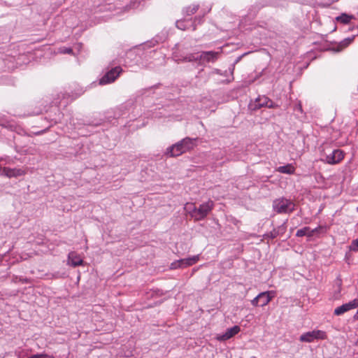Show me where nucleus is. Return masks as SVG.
Here are the masks:
<instances>
[{
  "mask_svg": "<svg viewBox=\"0 0 358 358\" xmlns=\"http://www.w3.org/2000/svg\"><path fill=\"white\" fill-rule=\"evenodd\" d=\"M222 52V48L219 51H203L198 54H189L185 57H180L176 52L173 53V58L177 62H199L203 64L208 62H215Z\"/></svg>",
  "mask_w": 358,
  "mask_h": 358,
  "instance_id": "obj_1",
  "label": "nucleus"
},
{
  "mask_svg": "<svg viewBox=\"0 0 358 358\" xmlns=\"http://www.w3.org/2000/svg\"><path fill=\"white\" fill-rule=\"evenodd\" d=\"M196 138L186 137L176 144L169 147L166 150V155L170 157H178L188 152L196 146Z\"/></svg>",
  "mask_w": 358,
  "mask_h": 358,
  "instance_id": "obj_2",
  "label": "nucleus"
},
{
  "mask_svg": "<svg viewBox=\"0 0 358 358\" xmlns=\"http://www.w3.org/2000/svg\"><path fill=\"white\" fill-rule=\"evenodd\" d=\"M273 208L277 213H290L294 211L295 204L291 200L282 197L273 201Z\"/></svg>",
  "mask_w": 358,
  "mask_h": 358,
  "instance_id": "obj_3",
  "label": "nucleus"
},
{
  "mask_svg": "<svg viewBox=\"0 0 358 358\" xmlns=\"http://www.w3.org/2000/svg\"><path fill=\"white\" fill-rule=\"evenodd\" d=\"M214 208V201L209 199L196 207V215H194V220L196 221L205 219L207 215L211 212Z\"/></svg>",
  "mask_w": 358,
  "mask_h": 358,
  "instance_id": "obj_4",
  "label": "nucleus"
},
{
  "mask_svg": "<svg viewBox=\"0 0 358 358\" xmlns=\"http://www.w3.org/2000/svg\"><path fill=\"white\" fill-rule=\"evenodd\" d=\"M122 72V69L120 66H115L106 72V73L99 79V85H103L114 82Z\"/></svg>",
  "mask_w": 358,
  "mask_h": 358,
  "instance_id": "obj_5",
  "label": "nucleus"
},
{
  "mask_svg": "<svg viewBox=\"0 0 358 358\" xmlns=\"http://www.w3.org/2000/svg\"><path fill=\"white\" fill-rule=\"evenodd\" d=\"M327 337V336L325 331L322 330H313L301 334L299 340L301 342L311 343L315 340H324Z\"/></svg>",
  "mask_w": 358,
  "mask_h": 358,
  "instance_id": "obj_6",
  "label": "nucleus"
},
{
  "mask_svg": "<svg viewBox=\"0 0 358 358\" xmlns=\"http://www.w3.org/2000/svg\"><path fill=\"white\" fill-rule=\"evenodd\" d=\"M343 158V151L339 149H335L330 154L325 155L324 159H322L321 160L328 164H336L341 162Z\"/></svg>",
  "mask_w": 358,
  "mask_h": 358,
  "instance_id": "obj_7",
  "label": "nucleus"
},
{
  "mask_svg": "<svg viewBox=\"0 0 358 358\" xmlns=\"http://www.w3.org/2000/svg\"><path fill=\"white\" fill-rule=\"evenodd\" d=\"M26 171L22 169L19 168H9V167H3L0 168V176H6L8 178H17L18 176H22L26 174Z\"/></svg>",
  "mask_w": 358,
  "mask_h": 358,
  "instance_id": "obj_8",
  "label": "nucleus"
},
{
  "mask_svg": "<svg viewBox=\"0 0 358 358\" xmlns=\"http://www.w3.org/2000/svg\"><path fill=\"white\" fill-rule=\"evenodd\" d=\"M358 307V299H355L348 303L336 308L334 310V314L336 316H340L345 313L351 310L355 309Z\"/></svg>",
  "mask_w": 358,
  "mask_h": 358,
  "instance_id": "obj_9",
  "label": "nucleus"
},
{
  "mask_svg": "<svg viewBox=\"0 0 358 358\" xmlns=\"http://www.w3.org/2000/svg\"><path fill=\"white\" fill-rule=\"evenodd\" d=\"M250 106L254 110L259 109L262 107H268L270 108L274 107L273 102L265 96H258L254 103Z\"/></svg>",
  "mask_w": 358,
  "mask_h": 358,
  "instance_id": "obj_10",
  "label": "nucleus"
},
{
  "mask_svg": "<svg viewBox=\"0 0 358 358\" xmlns=\"http://www.w3.org/2000/svg\"><path fill=\"white\" fill-rule=\"evenodd\" d=\"M240 331V327L238 325H235L231 328L227 329L224 334H217L216 336V339L218 341H225L227 340L230 339L237 334H238Z\"/></svg>",
  "mask_w": 358,
  "mask_h": 358,
  "instance_id": "obj_11",
  "label": "nucleus"
},
{
  "mask_svg": "<svg viewBox=\"0 0 358 358\" xmlns=\"http://www.w3.org/2000/svg\"><path fill=\"white\" fill-rule=\"evenodd\" d=\"M197 20V17H195L194 20L193 21L192 19H182L176 21V24L178 29L181 30H195L196 26H195V22Z\"/></svg>",
  "mask_w": 358,
  "mask_h": 358,
  "instance_id": "obj_12",
  "label": "nucleus"
},
{
  "mask_svg": "<svg viewBox=\"0 0 358 358\" xmlns=\"http://www.w3.org/2000/svg\"><path fill=\"white\" fill-rule=\"evenodd\" d=\"M83 259L76 252H71L68 255V264L76 267L82 265Z\"/></svg>",
  "mask_w": 358,
  "mask_h": 358,
  "instance_id": "obj_13",
  "label": "nucleus"
},
{
  "mask_svg": "<svg viewBox=\"0 0 358 358\" xmlns=\"http://www.w3.org/2000/svg\"><path fill=\"white\" fill-rule=\"evenodd\" d=\"M259 294H264L262 296H260L259 299V306H266L275 296V291H266V292H262Z\"/></svg>",
  "mask_w": 358,
  "mask_h": 358,
  "instance_id": "obj_14",
  "label": "nucleus"
},
{
  "mask_svg": "<svg viewBox=\"0 0 358 358\" xmlns=\"http://www.w3.org/2000/svg\"><path fill=\"white\" fill-rule=\"evenodd\" d=\"M199 255H194L192 257H189L185 259H180V262L182 264V268H186L187 266H192L196 264L199 260Z\"/></svg>",
  "mask_w": 358,
  "mask_h": 358,
  "instance_id": "obj_15",
  "label": "nucleus"
},
{
  "mask_svg": "<svg viewBox=\"0 0 358 358\" xmlns=\"http://www.w3.org/2000/svg\"><path fill=\"white\" fill-rule=\"evenodd\" d=\"M295 167L292 164H287L284 166H278L276 171L280 173L292 175L295 172Z\"/></svg>",
  "mask_w": 358,
  "mask_h": 358,
  "instance_id": "obj_16",
  "label": "nucleus"
},
{
  "mask_svg": "<svg viewBox=\"0 0 358 358\" xmlns=\"http://www.w3.org/2000/svg\"><path fill=\"white\" fill-rule=\"evenodd\" d=\"M199 7V6L197 4H192L189 6L185 7L182 10L184 15H185V16L192 15L194 13H195L198 10Z\"/></svg>",
  "mask_w": 358,
  "mask_h": 358,
  "instance_id": "obj_17",
  "label": "nucleus"
},
{
  "mask_svg": "<svg viewBox=\"0 0 358 358\" xmlns=\"http://www.w3.org/2000/svg\"><path fill=\"white\" fill-rule=\"evenodd\" d=\"M353 19V16L350 15H348L346 13H342L341 15L337 16L336 17V20L338 22H340L343 24H347L350 23L351 20Z\"/></svg>",
  "mask_w": 358,
  "mask_h": 358,
  "instance_id": "obj_18",
  "label": "nucleus"
},
{
  "mask_svg": "<svg viewBox=\"0 0 358 358\" xmlns=\"http://www.w3.org/2000/svg\"><path fill=\"white\" fill-rule=\"evenodd\" d=\"M185 210L194 219V215L196 212V206L193 203H187L185 205Z\"/></svg>",
  "mask_w": 358,
  "mask_h": 358,
  "instance_id": "obj_19",
  "label": "nucleus"
},
{
  "mask_svg": "<svg viewBox=\"0 0 358 358\" xmlns=\"http://www.w3.org/2000/svg\"><path fill=\"white\" fill-rule=\"evenodd\" d=\"M353 39H354V36L353 37H349V38H345L344 40H343L340 43V44L338 45L336 51V52L341 51L343 48H345L348 45H349L352 42Z\"/></svg>",
  "mask_w": 358,
  "mask_h": 358,
  "instance_id": "obj_20",
  "label": "nucleus"
},
{
  "mask_svg": "<svg viewBox=\"0 0 358 358\" xmlns=\"http://www.w3.org/2000/svg\"><path fill=\"white\" fill-rule=\"evenodd\" d=\"M341 281L339 280L336 282V285L334 286V294L332 296V299L334 300L339 299L341 296Z\"/></svg>",
  "mask_w": 358,
  "mask_h": 358,
  "instance_id": "obj_21",
  "label": "nucleus"
},
{
  "mask_svg": "<svg viewBox=\"0 0 358 358\" xmlns=\"http://www.w3.org/2000/svg\"><path fill=\"white\" fill-rule=\"evenodd\" d=\"M280 231H281L282 232L285 231V228L283 227V226L280 227L278 229H274L271 232L267 234L266 236L270 238L271 239H273L279 235Z\"/></svg>",
  "mask_w": 358,
  "mask_h": 358,
  "instance_id": "obj_22",
  "label": "nucleus"
},
{
  "mask_svg": "<svg viewBox=\"0 0 358 358\" xmlns=\"http://www.w3.org/2000/svg\"><path fill=\"white\" fill-rule=\"evenodd\" d=\"M308 231H309V227H304L297 230L296 236L298 237H302V236H306Z\"/></svg>",
  "mask_w": 358,
  "mask_h": 358,
  "instance_id": "obj_23",
  "label": "nucleus"
},
{
  "mask_svg": "<svg viewBox=\"0 0 358 358\" xmlns=\"http://www.w3.org/2000/svg\"><path fill=\"white\" fill-rule=\"evenodd\" d=\"M28 358H55V357L53 355H48V354L43 352V353H38V354L33 355L29 357Z\"/></svg>",
  "mask_w": 358,
  "mask_h": 358,
  "instance_id": "obj_24",
  "label": "nucleus"
},
{
  "mask_svg": "<svg viewBox=\"0 0 358 358\" xmlns=\"http://www.w3.org/2000/svg\"><path fill=\"white\" fill-rule=\"evenodd\" d=\"M349 250L353 252L358 251V239H355L351 242V244L349 246Z\"/></svg>",
  "mask_w": 358,
  "mask_h": 358,
  "instance_id": "obj_25",
  "label": "nucleus"
},
{
  "mask_svg": "<svg viewBox=\"0 0 358 358\" xmlns=\"http://www.w3.org/2000/svg\"><path fill=\"white\" fill-rule=\"evenodd\" d=\"M180 268H182V266L181 262H180V259L174 261L170 265L171 269H177Z\"/></svg>",
  "mask_w": 358,
  "mask_h": 358,
  "instance_id": "obj_26",
  "label": "nucleus"
},
{
  "mask_svg": "<svg viewBox=\"0 0 358 358\" xmlns=\"http://www.w3.org/2000/svg\"><path fill=\"white\" fill-rule=\"evenodd\" d=\"M264 295V294H259L256 297H255L252 301H251V304L255 306V307H257V306H259V299H260V296H262Z\"/></svg>",
  "mask_w": 358,
  "mask_h": 358,
  "instance_id": "obj_27",
  "label": "nucleus"
},
{
  "mask_svg": "<svg viewBox=\"0 0 358 358\" xmlns=\"http://www.w3.org/2000/svg\"><path fill=\"white\" fill-rule=\"evenodd\" d=\"M327 231V228L325 226H318L317 227L312 229V233L314 234L318 232H323L325 233Z\"/></svg>",
  "mask_w": 358,
  "mask_h": 358,
  "instance_id": "obj_28",
  "label": "nucleus"
},
{
  "mask_svg": "<svg viewBox=\"0 0 358 358\" xmlns=\"http://www.w3.org/2000/svg\"><path fill=\"white\" fill-rule=\"evenodd\" d=\"M141 0H136V1L131 2L129 6H126L124 10H128L129 8H136L140 4Z\"/></svg>",
  "mask_w": 358,
  "mask_h": 358,
  "instance_id": "obj_29",
  "label": "nucleus"
},
{
  "mask_svg": "<svg viewBox=\"0 0 358 358\" xmlns=\"http://www.w3.org/2000/svg\"><path fill=\"white\" fill-rule=\"evenodd\" d=\"M59 52L63 54H71L73 52V50L71 48H61L59 49Z\"/></svg>",
  "mask_w": 358,
  "mask_h": 358,
  "instance_id": "obj_30",
  "label": "nucleus"
},
{
  "mask_svg": "<svg viewBox=\"0 0 358 358\" xmlns=\"http://www.w3.org/2000/svg\"><path fill=\"white\" fill-rule=\"evenodd\" d=\"M155 45V42L154 41H150V42H148L146 43L145 44H144L143 46V48H145L146 47H151V46H154Z\"/></svg>",
  "mask_w": 358,
  "mask_h": 358,
  "instance_id": "obj_31",
  "label": "nucleus"
},
{
  "mask_svg": "<svg viewBox=\"0 0 358 358\" xmlns=\"http://www.w3.org/2000/svg\"><path fill=\"white\" fill-rule=\"evenodd\" d=\"M294 110L302 113V106L301 103H299L295 106Z\"/></svg>",
  "mask_w": 358,
  "mask_h": 358,
  "instance_id": "obj_32",
  "label": "nucleus"
},
{
  "mask_svg": "<svg viewBox=\"0 0 358 358\" xmlns=\"http://www.w3.org/2000/svg\"><path fill=\"white\" fill-rule=\"evenodd\" d=\"M133 56H134V52L132 50H130L127 53V58H131Z\"/></svg>",
  "mask_w": 358,
  "mask_h": 358,
  "instance_id": "obj_33",
  "label": "nucleus"
},
{
  "mask_svg": "<svg viewBox=\"0 0 358 358\" xmlns=\"http://www.w3.org/2000/svg\"><path fill=\"white\" fill-rule=\"evenodd\" d=\"M313 235H314V234L312 233V229H310V228L309 227V231H308V234H306V236L308 237H312Z\"/></svg>",
  "mask_w": 358,
  "mask_h": 358,
  "instance_id": "obj_34",
  "label": "nucleus"
},
{
  "mask_svg": "<svg viewBox=\"0 0 358 358\" xmlns=\"http://www.w3.org/2000/svg\"><path fill=\"white\" fill-rule=\"evenodd\" d=\"M353 319L355 320H358V311L354 315Z\"/></svg>",
  "mask_w": 358,
  "mask_h": 358,
  "instance_id": "obj_35",
  "label": "nucleus"
},
{
  "mask_svg": "<svg viewBox=\"0 0 358 358\" xmlns=\"http://www.w3.org/2000/svg\"><path fill=\"white\" fill-rule=\"evenodd\" d=\"M331 2H336V1H338V0H331Z\"/></svg>",
  "mask_w": 358,
  "mask_h": 358,
  "instance_id": "obj_36",
  "label": "nucleus"
},
{
  "mask_svg": "<svg viewBox=\"0 0 358 358\" xmlns=\"http://www.w3.org/2000/svg\"><path fill=\"white\" fill-rule=\"evenodd\" d=\"M357 211L358 212V206L357 207Z\"/></svg>",
  "mask_w": 358,
  "mask_h": 358,
  "instance_id": "obj_37",
  "label": "nucleus"
},
{
  "mask_svg": "<svg viewBox=\"0 0 358 358\" xmlns=\"http://www.w3.org/2000/svg\"><path fill=\"white\" fill-rule=\"evenodd\" d=\"M357 229H358V223L357 224Z\"/></svg>",
  "mask_w": 358,
  "mask_h": 358,
  "instance_id": "obj_38",
  "label": "nucleus"
}]
</instances>
